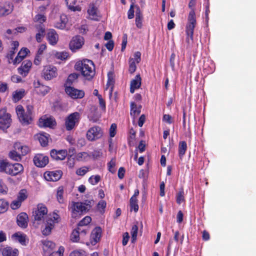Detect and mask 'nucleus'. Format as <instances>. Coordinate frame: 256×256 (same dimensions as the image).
Listing matches in <instances>:
<instances>
[{
  "label": "nucleus",
  "instance_id": "obj_26",
  "mask_svg": "<svg viewBox=\"0 0 256 256\" xmlns=\"http://www.w3.org/2000/svg\"><path fill=\"white\" fill-rule=\"evenodd\" d=\"M2 256H18L19 252L17 248L7 246L2 250Z\"/></svg>",
  "mask_w": 256,
  "mask_h": 256
},
{
  "label": "nucleus",
  "instance_id": "obj_19",
  "mask_svg": "<svg viewBox=\"0 0 256 256\" xmlns=\"http://www.w3.org/2000/svg\"><path fill=\"white\" fill-rule=\"evenodd\" d=\"M34 86L36 88V92L38 94H41L42 96H45L50 90V88L49 86L41 84L39 80L34 82Z\"/></svg>",
  "mask_w": 256,
  "mask_h": 256
},
{
  "label": "nucleus",
  "instance_id": "obj_18",
  "mask_svg": "<svg viewBox=\"0 0 256 256\" xmlns=\"http://www.w3.org/2000/svg\"><path fill=\"white\" fill-rule=\"evenodd\" d=\"M28 214L24 212L20 213L16 218L18 225L22 228H26L28 225Z\"/></svg>",
  "mask_w": 256,
  "mask_h": 256
},
{
  "label": "nucleus",
  "instance_id": "obj_40",
  "mask_svg": "<svg viewBox=\"0 0 256 256\" xmlns=\"http://www.w3.org/2000/svg\"><path fill=\"white\" fill-rule=\"evenodd\" d=\"M64 189L62 186H58L57 188L56 197L60 204L64 203Z\"/></svg>",
  "mask_w": 256,
  "mask_h": 256
},
{
  "label": "nucleus",
  "instance_id": "obj_38",
  "mask_svg": "<svg viewBox=\"0 0 256 256\" xmlns=\"http://www.w3.org/2000/svg\"><path fill=\"white\" fill-rule=\"evenodd\" d=\"M187 150V144L185 141H180L178 144V155L180 159H182Z\"/></svg>",
  "mask_w": 256,
  "mask_h": 256
},
{
  "label": "nucleus",
  "instance_id": "obj_27",
  "mask_svg": "<svg viewBox=\"0 0 256 256\" xmlns=\"http://www.w3.org/2000/svg\"><path fill=\"white\" fill-rule=\"evenodd\" d=\"M56 124V121L52 118H40L39 120V126L40 127H52Z\"/></svg>",
  "mask_w": 256,
  "mask_h": 256
},
{
  "label": "nucleus",
  "instance_id": "obj_36",
  "mask_svg": "<svg viewBox=\"0 0 256 256\" xmlns=\"http://www.w3.org/2000/svg\"><path fill=\"white\" fill-rule=\"evenodd\" d=\"M49 134L46 133L38 134L37 135V139L38 140L40 145L42 146H46L48 142Z\"/></svg>",
  "mask_w": 256,
  "mask_h": 256
},
{
  "label": "nucleus",
  "instance_id": "obj_49",
  "mask_svg": "<svg viewBox=\"0 0 256 256\" xmlns=\"http://www.w3.org/2000/svg\"><path fill=\"white\" fill-rule=\"evenodd\" d=\"M136 62H135V60L133 58H130L129 60V72L130 74H133L136 69Z\"/></svg>",
  "mask_w": 256,
  "mask_h": 256
},
{
  "label": "nucleus",
  "instance_id": "obj_33",
  "mask_svg": "<svg viewBox=\"0 0 256 256\" xmlns=\"http://www.w3.org/2000/svg\"><path fill=\"white\" fill-rule=\"evenodd\" d=\"M130 114L134 118L140 114L142 108V106L140 105L138 106L134 102H132L130 103Z\"/></svg>",
  "mask_w": 256,
  "mask_h": 256
},
{
  "label": "nucleus",
  "instance_id": "obj_21",
  "mask_svg": "<svg viewBox=\"0 0 256 256\" xmlns=\"http://www.w3.org/2000/svg\"><path fill=\"white\" fill-rule=\"evenodd\" d=\"M47 40L49 44L52 46L57 44L58 40V35L54 30L52 29L48 32Z\"/></svg>",
  "mask_w": 256,
  "mask_h": 256
},
{
  "label": "nucleus",
  "instance_id": "obj_23",
  "mask_svg": "<svg viewBox=\"0 0 256 256\" xmlns=\"http://www.w3.org/2000/svg\"><path fill=\"white\" fill-rule=\"evenodd\" d=\"M196 0H190L188 3V8L190 10L188 16V22H196L194 7L196 5Z\"/></svg>",
  "mask_w": 256,
  "mask_h": 256
},
{
  "label": "nucleus",
  "instance_id": "obj_51",
  "mask_svg": "<svg viewBox=\"0 0 256 256\" xmlns=\"http://www.w3.org/2000/svg\"><path fill=\"white\" fill-rule=\"evenodd\" d=\"M46 20V16L42 14H36L34 18V22H39L40 24H42L43 22H45Z\"/></svg>",
  "mask_w": 256,
  "mask_h": 256
},
{
  "label": "nucleus",
  "instance_id": "obj_29",
  "mask_svg": "<svg viewBox=\"0 0 256 256\" xmlns=\"http://www.w3.org/2000/svg\"><path fill=\"white\" fill-rule=\"evenodd\" d=\"M143 15L139 6L136 7V24L138 28H142V27Z\"/></svg>",
  "mask_w": 256,
  "mask_h": 256
},
{
  "label": "nucleus",
  "instance_id": "obj_17",
  "mask_svg": "<svg viewBox=\"0 0 256 256\" xmlns=\"http://www.w3.org/2000/svg\"><path fill=\"white\" fill-rule=\"evenodd\" d=\"M50 154L52 159L56 160H62L65 159L68 155V152L66 150H57L53 149L50 151Z\"/></svg>",
  "mask_w": 256,
  "mask_h": 256
},
{
  "label": "nucleus",
  "instance_id": "obj_60",
  "mask_svg": "<svg viewBox=\"0 0 256 256\" xmlns=\"http://www.w3.org/2000/svg\"><path fill=\"white\" fill-rule=\"evenodd\" d=\"M22 202L17 199L12 202L10 204V207L12 210H16L20 206Z\"/></svg>",
  "mask_w": 256,
  "mask_h": 256
},
{
  "label": "nucleus",
  "instance_id": "obj_5",
  "mask_svg": "<svg viewBox=\"0 0 256 256\" xmlns=\"http://www.w3.org/2000/svg\"><path fill=\"white\" fill-rule=\"evenodd\" d=\"M48 212V208L44 204H38L36 208L32 212L34 220L36 221L38 224H40L47 216Z\"/></svg>",
  "mask_w": 256,
  "mask_h": 256
},
{
  "label": "nucleus",
  "instance_id": "obj_56",
  "mask_svg": "<svg viewBox=\"0 0 256 256\" xmlns=\"http://www.w3.org/2000/svg\"><path fill=\"white\" fill-rule=\"evenodd\" d=\"M106 206V202L105 200H100L97 205V208L98 210L101 212L103 213L104 212V210Z\"/></svg>",
  "mask_w": 256,
  "mask_h": 256
},
{
  "label": "nucleus",
  "instance_id": "obj_64",
  "mask_svg": "<svg viewBox=\"0 0 256 256\" xmlns=\"http://www.w3.org/2000/svg\"><path fill=\"white\" fill-rule=\"evenodd\" d=\"M162 120L168 124H171L174 122L172 118V116L168 114H164L163 118H162Z\"/></svg>",
  "mask_w": 256,
  "mask_h": 256
},
{
  "label": "nucleus",
  "instance_id": "obj_11",
  "mask_svg": "<svg viewBox=\"0 0 256 256\" xmlns=\"http://www.w3.org/2000/svg\"><path fill=\"white\" fill-rule=\"evenodd\" d=\"M196 22H188L186 26V40L188 46H190L193 42L194 28L196 27Z\"/></svg>",
  "mask_w": 256,
  "mask_h": 256
},
{
  "label": "nucleus",
  "instance_id": "obj_46",
  "mask_svg": "<svg viewBox=\"0 0 256 256\" xmlns=\"http://www.w3.org/2000/svg\"><path fill=\"white\" fill-rule=\"evenodd\" d=\"M78 229L79 233L80 234V242L84 243L86 234H88V230L86 229V228H81V227H78Z\"/></svg>",
  "mask_w": 256,
  "mask_h": 256
},
{
  "label": "nucleus",
  "instance_id": "obj_41",
  "mask_svg": "<svg viewBox=\"0 0 256 256\" xmlns=\"http://www.w3.org/2000/svg\"><path fill=\"white\" fill-rule=\"evenodd\" d=\"M78 227L74 230L70 235V240L74 242H80V238Z\"/></svg>",
  "mask_w": 256,
  "mask_h": 256
},
{
  "label": "nucleus",
  "instance_id": "obj_61",
  "mask_svg": "<svg viewBox=\"0 0 256 256\" xmlns=\"http://www.w3.org/2000/svg\"><path fill=\"white\" fill-rule=\"evenodd\" d=\"M117 126L116 124H111L110 128V136L111 138H113L116 134V130Z\"/></svg>",
  "mask_w": 256,
  "mask_h": 256
},
{
  "label": "nucleus",
  "instance_id": "obj_50",
  "mask_svg": "<svg viewBox=\"0 0 256 256\" xmlns=\"http://www.w3.org/2000/svg\"><path fill=\"white\" fill-rule=\"evenodd\" d=\"M184 190L182 188L176 194V202L180 204L182 202H184Z\"/></svg>",
  "mask_w": 256,
  "mask_h": 256
},
{
  "label": "nucleus",
  "instance_id": "obj_14",
  "mask_svg": "<svg viewBox=\"0 0 256 256\" xmlns=\"http://www.w3.org/2000/svg\"><path fill=\"white\" fill-rule=\"evenodd\" d=\"M102 230L100 227H96L92 232L90 236V243L92 245L94 246L98 242L101 238Z\"/></svg>",
  "mask_w": 256,
  "mask_h": 256
},
{
  "label": "nucleus",
  "instance_id": "obj_16",
  "mask_svg": "<svg viewBox=\"0 0 256 256\" xmlns=\"http://www.w3.org/2000/svg\"><path fill=\"white\" fill-rule=\"evenodd\" d=\"M32 62L30 60H24L20 68H18V72L23 76H26L32 67Z\"/></svg>",
  "mask_w": 256,
  "mask_h": 256
},
{
  "label": "nucleus",
  "instance_id": "obj_24",
  "mask_svg": "<svg viewBox=\"0 0 256 256\" xmlns=\"http://www.w3.org/2000/svg\"><path fill=\"white\" fill-rule=\"evenodd\" d=\"M68 18L66 14H61L58 21L55 22L54 26L60 30H64L66 27Z\"/></svg>",
  "mask_w": 256,
  "mask_h": 256
},
{
  "label": "nucleus",
  "instance_id": "obj_13",
  "mask_svg": "<svg viewBox=\"0 0 256 256\" xmlns=\"http://www.w3.org/2000/svg\"><path fill=\"white\" fill-rule=\"evenodd\" d=\"M62 175V172L60 170L46 172L44 173V176L47 181L56 182L58 180Z\"/></svg>",
  "mask_w": 256,
  "mask_h": 256
},
{
  "label": "nucleus",
  "instance_id": "obj_43",
  "mask_svg": "<svg viewBox=\"0 0 256 256\" xmlns=\"http://www.w3.org/2000/svg\"><path fill=\"white\" fill-rule=\"evenodd\" d=\"M9 204L4 198L0 199V214L6 212L8 208Z\"/></svg>",
  "mask_w": 256,
  "mask_h": 256
},
{
  "label": "nucleus",
  "instance_id": "obj_53",
  "mask_svg": "<svg viewBox=\"0 0 256 256\" xmlns=\"http://www.w3.org/2000/svg\"><path fill=\"white\" fill-rule=\"evenodd\" d=\"M138 226L136 224H134L132 226L131 230V234H132V242H134L136 239L138 234Z\"/></svg>",
  "mask_w": 256,
  "mask_h": 256
},
{
  "label": "nucleus",
  "instance_id": "obj_1",
  "mask_svg": "<svg viewBox=\"0 0 256 256\" xmlns=\"http://www.w3.org/2000/svg\"><path fill=\"white\" fill-rule=\"evenodd\" d=\"M92 200H86L82 202H72L68 206V210L71 212L72 218H78L86 214L94 205Z\"/></svg>",
  "mask_w": 256,
  "mask_h": 256
},
{
  "label": "nucleus",
  "instance_id": "obj_32",
  "mask_svg": "<svg viewBox=\"0 0 256 256\" xmlns=\"http://www.w3.org/2000/svg\"><path fill=\"white\" fill-rule=\"evenodd\" d=\"M66 4L68 9L72 12H80L82 10L79 5H76L77 0H65Z\"/></svg>",
  "mask_w": 256,
  "mask_h": 256
},
{
  "label": "nucleus",
  "instance_id": "obj_44",
  "mask_svg": "<svg viewBox=\"0 0 256 256\" xmlns=\"http://www.w3.org/2000/svg\"><path fill=\"white\" fill-rule=\"evenodd\" d=\"M130 210L132 212L134 210L135 212H138V200L137 199H134L133 198H130Z\"/></svg>",
  "mask_w": 256,
  "mask_h": 256
},
{
  "label": "nucleus",
  "instance_id": "obj_37",
  "mask_svg": "<svg viewBox=\"0 0 256 256\" xmlns=\"http://www.w3.org/2000/svg\"><path fill=\"white\" fill-rule=\"evenodd\" d=\"M25 91L24 89L16 90L12 94V100L16 102L20 100L24 96Z\"/></svg>",
  "mask_w": 256,
  "mask_h": 256
},
{
  "label": "nucleus",
  "instance_id": "obj_31",
  "mask_svg": "<svg viewBox=\"0 0 256 256\" xmlns=\"http://www.w3.org/2000/svg\"><path fill=\"white\" fill-rule=\"evenodd\" d=\"M79 74L76 73H72L69 74L66 80L64 86V88L68 86H72L73 83L78 78Z\"/></svg>",
  "mask_w": 256,
  "mask_h": 256
},
{
  "label": "nucleus",
  "instance_id": "obj_58",
  "mask_svg": "<svg viewBox=\"0 0 256 256\" xmlns=\"http://www.w3.org/2000/svg\"><path fill=\"white\" fill-rule=\"evenodd\" d=\"M26 193V192L25 190H22L18 194L17 199L22 202L27 198V195Z\"/></svg>",
  "mask_w": 256,
  "mask_h": 256
},
{
  "label": "nucleus",
  "instance_id": "obj_54",
  "mask_svg": "<svg viewBox=\"0 0 256 256\" xmlns=\"http://www.w3.org/2000/svg\"><path fill=\"white\" fill-rule=\"evenodd\" d=\"M100 180V176L99 175L92 176L88 178L89 182L92 185L96 184Z\"/></svg>",
  "mask_w": 256,
  "mask_h": 256
},
{
  "label": "nucleus",
  "instance_id": "obj_12",
  "mask_svg": "<svg viewBox=\"0 0 256 256\" xmlns=\"http://www.w3.org/2000/svg\"><path fill=\"white\" fill-rule=\"evenodd\" d=\"M48 157L42 154H36L33 158L34 164L38 168H44L48 164Z\"/></svg>",
  "mask_w": 256,
  "mask_h": 256
},
{
  "label": "nucleus",
  "instance_id": "obj_30",
  "mask_svg": "<svg viewBox=\"0 0 256 256\" xmlns=\"http://www.w3.org/2000/svg\"><path fill=\"white\" fill-rule=\"evenodd\" d=\"M12 48L7 54V58L8 59L9 63H10V60L13 61L14 56L16 54L19 46V42L18 41H13L12 44Z\"/></svg>",
  "mask_w": 256,
  "mask_h": 256
},
{
  "label": "nucleus",
  "instance_id": "obj_8",
  "mask_svg": "<svg viewBox=\"0 0 256 256\" xmlns=\"http://www.w3.org/2000/svg\"><path fill=\"white\" fill-rule=\"evenodd\" d=\"M103 132L98 126L90 128L86 132V138L89 141H94L102 137Z\"/></svg>",
  "mask_w": 256,
  "mask_h": 256
},
{
  "label": "nucleus",
  "instance_id": "obj_6",
  "mask_svg": "<svg viewBox=\"0 0 256 256\" xmlns=\"http://www.w3.org/2000/svg\"><path fill=\"white\" fill-rule=\"evenodd\" d=\"M80 118V115L78 112L70 114L65 119V127L66 130L70 131L77 126Z\"/></svg>",
  "mask_w": 256,
  "mask_h": 256
},
{
  "label": "nucleus",
  "instance_id": "obj_28",
  "mask_svg": "<svg viewBox=\"0 0 256 256\" xmlns=\"http://www.w3.org/2000/svg\"><path fill=\"white\" fill-rule=\"evenodd\" d=\"M60 219V217L56 212H54L52 216L50 215L46 220V224L50 226H54L55 223H58Z\"/></svg>",
  "mask_w": 256,
  "mask_h": 256
},
{
  "label": "nucleus",
  "instance_id": "obj_45",
  "mask_svg": "<svg viewBox=\"0 0 256 256\" xmlns=\"http://www.w3.org/2000/svg\"><path fill=\"white\" fill-rule=\"evenodd\" d=\"M8 156L10 158L16 162H20L22 160L21 155L16 150L10 151L9 152Z\"/></svg>",
  "mask_w": 256,
  "mask_h": 256
},
{
  "label": "nucleus",
  "instance_id": "obj_63",
  "mask_svg": "<svg viewBox=\"0 0 256 256\" xmlns=\"http://www.w3.org/2000/svg\"><path fill=\"white\" fill-rule=\"evenodd\" d=\"M134 4H130V9L128 10V19H132L134 18Z\"/></svg>",
  "mask_w": 256,
  "mask_h": 256
},
{
  "label": "nucleus",
  "instance_id": "obj_9",
  "mask_svg": "<svg viewBox=\"0 0 256 256\" xmlns=\"http://www.w3.org/2000/svg\"><path fill=\"white\" fill-rule=\"evenodd\" d=\"M58 76V70L56 66L48 65L45 66L42 72V76L46 80H50Z\"/></svg>",
  "mask_w": 256,
  "mask_h": 256
},
{
  "label": "nucleus",
  "instance_id": "obj_42",
  "mask_svg": "<svg viewBox=\"0 0 256 256\" xmlns=\"http://www.w3.org/2000/svg\"><path fill=\"white\" fill-rule=\"evenodd\" d=\"M113 74L112 72H109L108 74V79L106 83L107 88L110 87V94H112L113 88L114 86V80L112 76Z\"/></svg>",
  "mask_w": 256,
  "mask_h": 256
},
{
  "label": "nucleus",
  "instance_id": "obj_3",
  "mask_svg": "<svg viewBox=\"0 0 256 256\" xmlns=\"http://www.w3.org/2000/svg\"><path fill=\"white\" fill-rule=\"evenodd\" d=\"M24 168L20 163L12 164L6 160H0V172L11 176H16L23 173Z\"/></svg>",
  "mask_w": 256,
  "mask_h": 256
},
{
  "label": "nucleus",
  "instance_id": "obj_52",
  "mask_svg": "<svg viewBox=\"0 0 256 256\" xmlns=\"http://www.w3.org/2000/svg\"><path fill=\"white\" fill-rule=\"evenodd\" d=\"M116 159L112 158L108 164V170L112 174H114L116 172L115 166H116Z\"/></svg>",
  "mask_w": 256,
  "mask_h": 256
},
{
  "label": "nucleus",
  "instance_id": "obj_39",
  "mask_svg": "<svg viewBox=\"0 0 256 256\" xmlns=\"http://www.w3.org/2000/svg\"><path fill=\"white\" fill-rule=\"evenodd\" d=\"M14 148L19 150H20L21 156L26 155L30 150L28 146H21L20 144L17 143L14 144Z\"/></svg>",
  "mask_w": 256,
  "mask_h": 256
},
{
  "label": "nucleus",
  "instance_id": "obj_2",
  "mask_svg": "<svg viewBox=\"0 0 256 256\" xmlns=\"http://www.w3.org/2000/svg\"><path fill=\"white\" fill-rule=\"evenodd\" d=\"M76 70L80 72L87 80H91L95 75V66L93 62L88 59L76 62L74 66Z\"/></svg>",
  "mask_w": 256,
  "mask_h": 256
},
{
  "label": "nucleus",
  "instance_id": "obj_7",
  "mask_svg": "<svg viewBox=\"0 0 256 256\" xmlns=\"http://www.w3.org/2000/svg\"><path fill=\"white\" fill-rule=\"evenodd\" d=\"M12 118L10 114L7 112L6 108L0 110V130H4L8 128L11 124Z\"/></svg>",
  "mask_w": 256,
  "mask_h": 256
},
{
  "label": "nucleus",
  "instance_id": "obj_20",
  "mask_svg": "<svg viewBox=\"0 0 256 256\" xmlns=\"http://www.w3.org/2000/svg\"><path fill=\"white\" fill-rule=\"evenodd\" d=\"M26 235L22 232H15L12 236V238L18 241L22 246H26L28 243V240L26 238Z\"/></svg>",
  "mask_w": 256,
  "mask_h": 256
},
{
  "label": "nucleus",
  "instance_id": "obj_47",
  "mask_svg": "<svg viewBox=\"0 0 256 256\" xmlns=\"http://www.w3.org/2000/svg\"><path fill=\"white\" fill-rule=\"evenodd\" d=\"M90 158V155L86 152H80L77 154L76 159L78 161L86 160Z\"/></svg>",
  "mask_w": 256,
  "mask_h": 256
},
{
  "label": "nucleus",
  "instance_id": "obj_4",
  "mask_svg": "<svg viewBox=\"0 0 256 256\" xmlns=\"http://www.w3.org/2000/svg\"><path fill=\"white\" fill-rule=\"evenodd\" d=\"M33 107L28 106L26 111H25L22 105H18L16 107V112L20 122L23 126H27L32 122V110Z\"/></svg>",
  "mask_w": 256,
  "mask_h": 256
},
{
  "label": "nucleus",
  "instance_id": "obj_55",
  "mask_svg": "<svg viewBox=\"0 0 256 256\" xmlns=\"http://www.w3.org/2000/svg\"><path fill=\"white\" fill-rule=\"evenodd\" d=\"M68 53L66 52H56V57L60 60H65L68 57Z\"/></svg>",
  "mask_w": 256,
  "mask_h": 256
},
{
  "label": "nucleus",
  "instance_id": "obj_48",
  "mask_svg": "<svg viewBox=\"0 0 256 256\" xmlns=\"http://www.w3.org/2000/svg\"><path fill=\"white\" fill-rule=\"evenodd\" d=\"M91 221V218L89 216H86L78 222V227L82 228L83 226H86L89 224Z\"/></svg>",
  "mask_w": 256,
  "mask_h": 256
},
{
  "label": "nucleus",
  "instance_id": "obj_57",
  "mask_svg": "<svg viewBox=\"0 0 256 256\" xmlns=\"http://www.w3.org/2000/svg\"><path fill=\"white\" fill-rule=\"evenodd\" d=\"M88 171V168L87 166H83L78 168L76 170V174L78 176H84Z\"/></svg>",
  "mask_w": 256,
  "mask_h": 256
},
{
  "label": "nucleus",
  "instance_id": "obj_59",
  "mask_svg": "<svg viewBox=\"0 0 256 256\" xmlns=\"http://www.w3.org/2000/svg\"><path fill=\"white\" fill-rule=\"evenodd\" d=\"M102 154L100 150H95L90 154V158H92L94 160H96L102 156Z\"/></svg>",
  "mask_w": 256,
  "mask_h": 256
},
{
  "label": "nucleus",
  "instance_id": "obj_15",
  "mask_svg": "<svg viewBox=\"0 0 256 256\" xmlns=\"http://www.w3.org/2000/svg\"><path fill=\"white\" fill-rule=\"evenodd\" d=\"M84 38L80 36H76L72 38L70 40L69 46L70 49L74 52L76 50L80 49L84 44Z\"/></svg>",
  "mask_w": 256,
  "mask_h": 256
},
{
  "label": "nucleus",
  "instance_id": "obj_35",
  "mask_svg": "<svg viewBox=\"0 0 256 256\" xmlns=\"http://www.w3.org/2000/svg\"><path fill=\"white\" fill-rule=\"evenodd\" d=\"M98 8L94 6V4H92L90 5V8L88 10V14L89 15V18L90 19L97 20L98 19V14H97Z\"/></svg>",
  "mask_w": 256,
  "mask_h": 256
},
{
  "label": "nucleus",
  "instance_id": "obj_22",
  "mask_svg": "<svg viewBox=\"0 0 256 256\" xmlns=\"http://www.w3.org/2000/svg\"><path fill=\"white\" fill-rule=\"evenodd\" d=\"M142 78L140 74H137L134 79L132 80L130 84V92L133 94L136 89L141 86Z\"/></svg>",
  "mask_w": 256,
  "mask_h": 256
},
{
  "label": "nucleus",
  "instance_id": "obj_25",
  "mask_svg": "<svg viewBox=\"0 0 256 256\" xmlns=\"http://www.w3.org/2000/svg\"><path fill=\"white\" fill-rule=\"evenodd\" d=\"M30 50L26 48H23L18 54L16 58L13 60L14 64H19L26 56Z\"/></svg>",
  "mask_w": 256,
  "mask_h": 256
},
{
  "label": "nucleus",
  "instance_id": "obj_10",
  "mask_svg": "<svg viewBox=\"0 0 256 256\" xmlns=\"http://www.w3.org/2000/svg\"><path fill=\"white\" fill-rule=\"evenodd\" d=\"M66 93L72 99H80L84 97V92L78 90L73 86H68L64 88Z\"/></svg>",
  "mask_w": 256,
  "mask_h": 256
},
{
  "label": "nucleus",
  "instance_id": "obj_34",
  "mask_svg": "<svg viewBox=\"0 0 256 256\" xmlns=\"http://www.w3.org/2000/svg\"><path fill=\"white\" fill-rule=\"evenodd\" d=\"M14 10V6L10 2L8 3L6 6H2L0 8V16H6L12 13Z\"/></svg>",
  "mask_w": 256,
  "mask_h": 256
},
{
  "label": "nucleus",
  "instance_id": "obj_62",
  "mask_svg": "<svg viewBox=\"0 0 256 256\" xmlns=\"http://www.w3.org/2000/svg\"><path fill=\"white\" fill-rule=\"evenodd\" d=\"M8 191V188L6 184L2 182H0V193L3 194H6Z\"/></svg>",
  "mask_w": 256,
  "mask_h": 256
}]
</instances>
